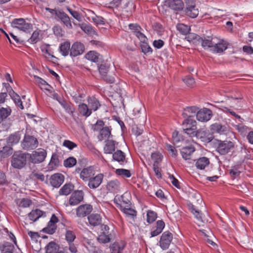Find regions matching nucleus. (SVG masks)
Returning a JSON list of instances; mask_svg holds the SVG:
<instances>
[{"label": "nucleus", "mask_w": 253, "mask_h": 253, "mask_svg": "<svg viewBox=\"0 0 253 253\" xmlns=\"http://www.w3.org/2000/svg\"><path fill=\"white\" fill-rule=\"evenodd\" d=\"M26 155L21 152L14 154L11 160V165L16 169L22 168L26 163Z\"/></svg>", "instance_id": "f257e3e1"}, {"label": "nucleus", "mask_w": 253, "mask_h": 253, "mask_svg": "<svg viewBox=\"0 0 253 253\" xmlns=\"http://www.w3.org/2000/svg\"><path fill=\"white\" fill-rule=\"evenodd\" d=\"M13 27L25 32H30L33 29L31 23H27L23 18L15 19L12 21Z\"/></svg>", "instance_id": "f03ea898"}, {"label": "nucleus", "mask_w": 253, "mask_h": 253, "mask_svg": "<svg viewBox=\"0 0 253 253\" xmlns=\"http://www.w3.org/2000/svg\"><path fill=\"white\" fill-rule=\"evenodd\" d=\"M46 151L42 148H39L33 151L30 155L31 162L39 164L42 162L46 157Z\"/></svg>", "instance_id": "7ed1b4c3"}, {"label": "nucleus", "mask_w": 253, "mask_h": 253, "mask_svg": "<svg viewBox=\"0 0 253 253\" xmlns=\"http://www.w3.org/2000/svg\"><path fill=\"white\" fill-rule=\"evenodd\" d=\"M22 147L24 149H33L38 145L36 138L29 135H25L21 143Z\"/></svg>", "instance_id": "20e7f679"}, {"label": "nucleus", "mask_w": 253, "mask_h": 253, "mask_svg": "<svg viewBox=\"0 0 253 253\" xmlns=\"http://www.w3.org/2000/svg\"><path fill=\"white\" fill-rule=\"evenodd\" d=\"M173 239L172 234L169 231L164 232L161 236L159 246L162 249H168Z\"/></svg>", "instance_id": "39448f33"}, {"label": "nucleus", "mask_w": 253, "mask_h": 253, "mask_svg": "<svg viewBox=\"0 0 253 253\" xmlns=\"http://www.w3.org/2000/svg\"><path fill=\"white\" fill-rule=\"evenodd\" d=\"M95 174V170L94 166H90L83 168L80 172V177L84 182H87Z\"/></svg>", "instance_id": "423d86ee"}, {"label": "nucleus", "mask_w": 253, "mask_h": 253, "mask_svg": "<svg viewBox=\"0 0 253 253\" xmlns=\"http://www.w3.org/2000/svg\"><path fill=\"white\" fill-rule=\"evenodd\" d=\"M84 193L82 190H76L71 195L69 204L71 206L78 205L84 200Z\"/></svg>", "instance_id": "0eeeda50"}, {"label": "nucleus", "mask_w": 253, "mask_h": 253, "mask_svg": "<svg viewBox=\"0 0 253 253\" xmlns=\"http://www.w3.org/2000/svg\"><path fill=\"white\" fill-rule=\"evenodd\" d=\"M92 210V206L90 204L81 205L76 209V216L79 218L84 217L89 214Z\"/></svg>", "instance_id": "6e6552de"}, {"label": "nucleus", "mask_w": 253, "mask_h": 253, "mask_svg": "<svg viewBox=\"0 0 253 253\" xmlns=\"http://www.w3.org/2000/svg\"><path fill=\"white\" fill-rule=\"evenodd\" d=\"M233 147V143L231 141H218L216 151L221 155H225L228 153Z\"/></svg>", "instance_id": "1a4fd4ad"}, {"label": "nucleus", "mask_w": 253, "mask_h": 253, "mask_svg": "<svg viewBox=\"0 0 253 253\" xmlns=\"http://www.w3.org/2000/svg\"><path fill=\"white\" fill-rule=\"evenodd\" d=\"M212 116V111L208 108H204L198 111L196 114V118L201 122H207L211 120Z\"/></svg>", "instance_id": "9d476101"}, {"label": "nucleus", "mask_w": 253, "mask_h": 253, "mask_svg": "<svg viewBox=\"0 0 253 253\" xmlns=\"http://www.w3.org/2000/svg\"><path fill=\"white\" fill-rule=\"evenodd\" d=\"M104 174L103 173H98L95 176L91 177L88 182L87 186L90 189H95L98 188L102 183L104 178Z\"/></svg>", "instance_id": "9b49d317"}, {"label": "nucleus", "mask_w": 253, "mask_h": 253, "mask_svg": "<svg viewBox=\"0 0 253 253\" xmlns=\"http://www.w3.org/2000/svg\"><path fill=\"white\" fill-rule=\"evenodd\" d=\"M165 4L175 11H181L184 8V3L182 0H166Z\"/></svg>", "instance_id": "f8f14e48"}, {"label": "nucleus", "mask_w": 253, "mask_h": 253, "mask_svg": "<svg viewBox=\"0 0 253 253\" xmlns=\"http://www.w3.org/2000/svg\"><path fill=\"white\" fill-rule=\"evenodd\" d=\"M109 70V66L106 64H101L98 67V70L101 77L109 83H113L115 82V78L107 75Z\"/></svg>", "instance_id": "ddd939ff"}, {"label": "nucleus", "mask_w": 253, "mask_h": 253, "mask_svg": "<svg viewBox=\"0 0 253 253\" xmlns=\"http://www.w3.org/2000/svg\"><path fill=\"white\" fill-rule=\"evenodd\" d=\"M84 50V46L80 42L74 43L70 49V55L71 56L76 57L82 54Z\"/></svg>", "instance_id": "4468645a"}, {"label": "nucleus", "mask_w": 253, "mask_h": 253, "mask_svg": "<svg viewBox=\"0 0 253 253\" xmlns=\"http://www.w3.org/2000/svg\"><path fill=\"white\" fill-rule=\"evenodd\" d=\"M196 137L206 143L211 142L213 139L212 135L209 131L203 129H199L196 131Z\"/></svg>", "instance_id": "2eb2a0df"}, {"label": "nucleus", "mask_w": 253, "mask_h": 253, "mask_svg": "<svg viewBox=\"0 0 253 253\" xmlns=\"http://www.w3.org/2000/svg\"><path fill=\"white\" fill-rule=\"evenodd\" d=\"M64 180V175L61 173H57L50 176L49 182L53 187L58 188L63 183Z\"/></svg>", "instance_id": "dca6fc26"}, {"label": "nucleus", "mask_w": 253, "mask_h": 253, "mask_svg": "<svg viewBox=\"0 0 253 253\" xmlns=\"http://www.w3.org/2000/svg\"><path fill=\"white\" fill-rule=\"evenodd\" d=\"M113 161L117 162L120 165H124L127 161L126 154L120 150H117L112 154Z\"/></svg>", "instance_id": "f3484780"}, {"label": "nucleus", "mask_w": 253, "mask_h": 253, "mask_svg": "<svg viewBox=\"0 0 253 253\" xmlns=\"http://www.w3.org/2000/svg\"><path fill=\"white\" fill-rule=\"evenodd\" d=\"M165 226V223L162 220H159L156 222V224L153 227L150 233V237L158 236L162 233Z\"/></svg>", "instance_id": "a211bd4d"}, {"label": "nucleus", "mask_w": 253, "mask_h": 253, "mask_svg": "<svg viewBox=\"0 0 253 253\" xmlns=\"http://www.w3.org/2000/svg\"><path fill=\"white\" fill-rule=\"evenodd\" d=\"M227 48V43L224 40H220L218 42L213 44L211 50L214 53H220Z\"/></svg>", "instance_id": "6ab92c4d"}, {"label": "nucleus", "mask_w": 253, "mask_h": 253, "mask_svg": "<svg viewBox=\"0 0 253 253\" xmlns=\"http://www.w3.org/2000/svg\"><path fill=\"white\" fill-rule=\"evenodd\" d=\"M90 226L95 227L99 225L102 222V217L99 214L92 213L87 217Z\"/></svg>", "instance_id": "aec40b11"}, {"label": "nucleus", "mask_w": 253, "mask_h": 253, "mask_svg": "<svg viewBox=\"0 0 253 253\" xmlns=\"http://www.w3.org/2000/svg\"><path fill=\"white\" fill-rule=\"evenodd\" d=\"M210 130L212 133L224 134L226 132V127L219 123H214L210 126Z\"/></svg>", "instance_id": "412c9836"}, {"label": "nucleus", "mask_w": 253, "mask_h": 253, "mask_svg": "<svg viewBox=\"0 0 253 253\" xmlns=\"http://www.w3.org/2000/svg\"><path fill=\"white\" fill-rule=\"evenodd\" d=\"M185 13L187 16L195 18L199 14V9L194 4H188L185 9Z\"/></svg>", "instance_id": "4be33fe9"}, {"label": "nucleus", "mask_w": 253, "mask_h": 253, "mask_svg": "<svg viewBox=\"0 0 253 253\" xmlns=\"http://www.w3.org/2000/svg\"><path fill=\"white\" fill-rule=\"evenodd\" d=\"M60 166V162L59 160L58 155L54 153L52 155L49 163L48 164L47 168L49 170H53Z\"/></svg>", "instance_id": "5701e85b"}, {"label": "nucleus", "mask_w": 253, "mask_h": 253, "mask_svg": "<svg viewBox=\"0 0 253 253\" xmlns=\"http://www.w3.org/2000/svg\"><path fill=\"white\" fill-rule=\"evenodd\" d=\"M106 188L111 192L117 193L120 190V182L117 179L110 180L107 183Z\"/></svg>", "instance_id": "b1692460"}, {"label": "nucleus", "mask_w": 253, "mask_h": 253, "mask_svg": "<svg viewBox=\"0 0 253 253\" xmlns=\"http://www.w3.org/2000/svg\"><path fill=\"white\" fill-rule=\"evenodd\" d=\"M195 148L192 146L185 147L181 149L180 153L182 158L185 160H190L191 156L195 151Z\"/></svg>", "instance_id": "393cba45"}, {"label": "nucleus", "mask_w": 253, "mask_h": 253, "mask_svg": "<svg viewBox=\"0 0 253 253\" xmlns=\"http://www.w3.org/2000/svg\"><path fill=\"white\" fill-rule=\"evenodd\" d=\"M88 106L89 109L91 110V112L92 111H96L100 107L99 101L95 97H89L87 98Z\"/></svg>", "instance_id": "a878e982"}, {"label": "nucleus", "mask_w": 253, "mask_h": 253, "mask_svg": "<svg viewBox=\"0 0 253 253\" xmlns=\"http://www.w3.org/2000/svg\"><path fill=\"white\" fill-rule=\"evenodd\" d=\"M43 216H45V213L39 209L32 211L28 214L30 220L34 222L36 221L40 217Z\"/></svg>", "instance_id": "bb28decb"}, {"label": "nucleus", "mask_w": 253, "mask_h": 253, "mask_svg": "<svg viewBox=\"0 0 253 253\" xmlns=\"http://www.w3.org/2000/svg\"><path fill=\"white\" fill-rule=\"evenodd\" d=\"M57 16L61 19L68 28H72V25L71 23L70 18L66 13L63 11H59L57 13Z\"/></svg>", "instance_id": "cd10ccee"}, {"label": "nucleus", "mask_w": 253, "mask_h": 253, "mask_svg": "<svg viewBox=\"0 0 253 253\" xmlns=\"http://www.w3.org/2000/svg\"><path fill=\"white\" fill-rule=\"evenodd\" d=\"M210 161L208 158L205 157H201L197 160L195 166L197 169L202 170L209 166Z\"/></svg>", "instance_id": "c85d7f7f"}, {"label": "nucleus", "mask_w": 253, "mask_h": 253, "mask_svg": "<svg viewBox=\"0 0 253 253\" xmlns=\"http://www.w3.org/2000/svg\"><path fill=\"white\" fill-rule=\"evenodd\" d=\"M198 112V108L194 106L188 107L185 108L182 115L184 117L187 118H192Z\"/></svg>", "instance_id": "c756f323"}, {"label": "nucleus", "mask_w": 253, "mask_h": 253, "mask_svg": "<svg viewBox=\"0 0 253 253\" xmlns=\"http://www.w3.org/2000/svg\"><path fill=\"white\" fill-rule=\"evenodd\" d=\"M21 138L19 132H15L10 135L7 139V143L9 145H13L17 144Z\"/></svg>", "instance_id": "7c9ffc66"}, {"label": "nucleus", "mask_w": 253, "mask_h": 253, "mask_svg": "<svg viewBox=\"0 0 253 253\" xmlns=\"http://www.w3.org/2000/svg\"><path fill=\"white\" fill-rule=\"evenodd\" d=\"M78 109L80 113L85 117H89L92 113L89 107L85 103H81L79 105Z\"/></svg>", "instance_id": "2f4dec72"}, {"label": "nucleus", "mask_w": 253, "mask_h": 253, "mask_svg": "<svg viewBox=\"0 0 253 253\" xmlns=\"http://www.w3.org/2000/svg\"><path fill=\"white\" fill-rule=\"evenodd\" d=\"M111 135V130L108 127H103L98 136L99 141L108 139Z\"/></svg>", "instance_id": "473e14b6"}, {"label": "nucleus", "mask_w": 253, "mask_h": 253, "mask_svg": "<svg viewBox=\"0 0 253 253\" xmlns=\"http://www.w3.org/2000/svg\"><path fill=\"white\" fill-rule=\"evenodd\" d=\"M70 43L69 42L66 41L60 44L59 51L63 56H67L69 51H70Z\"/></svg>", "instance_id": "72a5a7b5"}, {"label": "nucleus", "mask_w": 253, "mask_h": 253, "mask_svg": "<svg viewBox=\"0 0 253 253\" xmlns=\"http://www.w3.org/2000/svg\"><path fill=\"white\" fill-rule=\"evenodd\" d=\"M115 150V142L113 140H108L104 147L105 154H113Z\"/></svg>", "instance_id": "f704fd0d"}, {"label": "nucleus", "mask_w": 253, "mask_h": 253, "mask_svg": "<svg viewBox=\"0 0 253 253\" xmlns=\"http://www.w3.org/2000/svg\"><path fill=\"white\" fill-rule=\"evenodd\" d=\"M125 245L123 243L116 242L110 248L112 253H124Z\"/></svg>", "instance_id": "c9c22d12"}, {"label": "nucleus", "mask_w": 253, "mask_h": 253, "mask_svg": "<svg viewBox=\"0 0 253 253\" xmlns=\"http://www.w3.org/2000/svg\"><path fill=\"white\" fill-rule=\"evenodd\" d=\"M121 210L127 217L130 219L133 220L136 216V211L131 208H124L122 206H121Z\"/></svg>", "instance_id": "e433bc0d"}, {"label": "nucleus", "mask_w": 253, "mask_h": 253, "mask_svg": "<svg viewBox=\"0 0 253 253\" xmlns=\"http://www.w3.org/2000/svg\"><path fill=\"white\" fill-rule=\"evenodd\" d=\"M10 96L17 107L22 110L24 109L22 102L18 94L15 93L14 91H12V92L10 93Z\"/></svg>", "instance_id": "4c0bfd02"}, {"label": "nucleus", "mask_w": 253, "mask_h": 253, "mask_svg": "<svg viewBox=\"0 0 253 253\" xmlns=\"http://www.w3.org/2000/svg\"><path fill=\"white\" fill-rule=\"evenodd\" d=\"M115 173L121 176L123 178H129L131 176V173L129 170L124 169H117L115 170Z\"/></svg>", "instance_id": "58836bf2"}, {"label": "nucleus", "mask_w": 253, "mask_h": 253, "mask_svg": "<svg viewBox=\"0 0 253 253\" xmlns=\"http://www.w3.org/2000/svg\"><path fill=\"white\" fill-rule=\"evenodd\" d=\"M191 124H192V128H185L184 130L183 131L184 133H186L187 135H188L190 137H193L196 136V130L197 129V122L196 121H191Z\"/></svg>", "instance_id": "ea45409f"}, {"label": "nucleus", "mask_w": 253, "mask_h": 253, "mask_svg": "<svg viewBox=\"0 0 253 253\" xmlns=\"http://www.w3.org/2000/svg\"><path fill=\"white\" fill-rule=\"evenodd\" d=\"M59 246L54 242H50L46 247V253H58Z\"/></svg>", "instance_id": "a19ab883"}, {"label": "nucleus", "mask_w": 253, "mask_h": 253, "mask_svg": "<svg viewBox=\"0 0 253 253\" xmlns=\"http://www.w3.org/2000/svg\"><path fill=\"white\" fill-rule=\"evenodd\" d=\"M176 29L183 35L189 34L191 30L190 26L182 23L178 24L176 25Z\"/></svg>", "instance_id": "79ce46f5"}, {"label": "nucleus", "mask_w": 253, "mask_h": 253, "mask_svg": "<svg viewBox=\"0 0 253 253\" xmlns=\"http://www.w3.org/2000/svg\"><path fill=\"white\" fill-rule=\"evenodd\" d=\"M65 240L68 244L73 243L76 236L75 233L72 230L66 229L65 234Z\"/></svg>", "instance_id": "37998d69"}, {"label": "nucleus", "mask_w": 253, "mask_h": 253, "mask_svg": "<svg viewBox=\"0 0 253 253\" xmlns=\"http://www.w3.org/2000/svg\"><path fill=\"white\" fill-rule=\"evenodd\" d=\"M59 103L63 107L65 111L70 115H73L74 112V109L72 108L65 100L63 99H60Z\"/></svg>", "instance_id": "c03bdc74"}, {"label": "nucleus", "mask_w": 253, "mask_h": 253, "mask_svg": "<svg viewBox=\"0 0 253 253\" xmlns=\"http://www.w3.org/2000/svg\"><path fill=\"white\" fill-rule=\"evenodd\" d=\"M73 185L71 184H65L59 190V193L60 195H68L73 189Z\"/></svg>", "instance_id": "a18cd8bd"}, {"label": "nucleus", "mask_w": 253, "mask_h": 253, "mask_svg": "<svg viewBox=\"0 0 253 253\" xmlns=\"http://www.w3.org/2000/svg\"><path fill=\"white\" fill-rule=\"evenodd\" d=\"M12 111L9 107L0 108V115L3 121H5L11 114Z\"/></svg>", "instance_id": "49530a36"}, {"label": "nucleus", "mask_w": 253, "mask_h": 253, "mask_svg": "<svg viewBox=\"0 0 253 253\" xmlns=\"http://www.w3.org/2000/svg\"><path fill=\"white\" fill-rule=\"evenodd\" d=\"M16 204L20 207L27 208L29 207L31 204V200L27 198L18 199L16 200Z\"/></svg>", "instance_id": "de8ad7c7"}, {"label": "nucleus", "mask_w": 253, "mask_h": 253, "mask_svg": "<svg viewBox=\"0 0 253 253\" xmlns=\"http://www.w3.org/2000/svg\"><path fill=\"white\" fill-rule=\"evenodd\" d=\"M97 240L100 243L105 244L109 243L111 240V234H106L105 232H102L98 236Z\"/></svg>", "instance_id": "09e8293b"}, {"label": "nucleus", "mask_w": 253, "mask_h": 253, "mask_svg": "<svg viewBox=\"0 0 253 253\" xmlns=\"http://www.w3.org/2000/svg\"><path fill=\"white\" fill-rule=\"evenodd\" d=\"M85 58L95 63L98 61V54L94 51H90L86 53L85 54Z\"/></svg>", "instance_id": "8fccbe9b"}, {"label": "nucleus", "mask_w": 253, "mask_h": 253, "mask_svg": "<svg viewBox=\"0 0 253 253\" xmlns=\"http://www.w3.org/2000/svg\"><path fill=\"white\" fill-rule=\"evenodd\" d=\"M56 228L57 226L56 224L53 223L50 224V222H48L47 226L42 229V231L49 234H53L55 233Z\"/></svg>", "instance_id": "3c124183"}, {"label": "nucleus", "mask_w": 253, "mask_h": 253, "mask_svg": "<svg viewBox=\"0 0 253 253\" xmlns=\"http://www.w3.org/2000/svg\"><path fill=\"white\" fill-rule=\"evenodd\" d=\"M77 164L76 159L73 157H70L64 161V166L66 168H72Z\"/></svg>", "instance_id": "603ef678"}, {"label": "nucleus", "mask_w": 253, "mask_h": 253, "mask_svg": "<svg viewBox=\"0 0 253 253\" xmlns=\"http://www.w3.org/2000/svg\"><path fill=\"white\" fill-rule=\"evenodd\" d=\"M157 218V213L152 211H148L147 212V222L149 223H152L156 220Z\"/></svg>", "instance_id": "864d4df0"}, {"label": "nucleus", "mask_w": 253, "mask_h": 253, "mask_svg": "<svg viewBox=\"0 0 253 253\" xmlns=\"http://www.w3.org/2000/svg\"><path fill=\"white\" fill-rule=\"evenodd\" d=\"M151 159L154 161V164L158 165L162 161L163 156L160 153L156 152L151 154Z\"/></svg>", "instance_id": "5fc2aeb1"}, {"label": "nucleus", "mask_w": 253, "mask_h": 253, "mask_svg": "<svg viewBox=\"0 0 253 253\" xmlns=\"http://www.w3.org/2000/svg\"><path fill=\"white\" fill-rule=\"evenodd\" d=\"M63 146L68 148L70 150H72L77 147V144L69 140H65L62 144Z\"/></svg>", "instance_id": "6e6d98bb"}, {"label": "nucleus", "mask_w": 253, "mask_h": 253, "mask_svg": "<svg viewBox=\"0 0 253 253\" xmlns=\"http://www.w3.org/2000/svg\"><path fill=\"white\" fill-rule=\"evenodd\" d=\"M54 34L57 37H61L63 36L64 31L59 25H55L53 27Z\"/></svg>", "instance_id": "4d7b16f0"}, {"label": "nucleus", "mask_w": 253, "mask_h": 253, "mask_svg": "<svg viewBox=\"0 0 253 253\" xmlns=\"http://www.w3.org/2000/svg\"><path fill=\"white\" fill-rule=\"evenodd\" d=\"M141 47L142 52L145 53H151L152 52V49L150 45L148 44L147 42H144L141 44Z\"/></svg>", "instance_id": "13d9d810"}, {"label": "nucleus", "mask_w": 253, "mask_h": 253, "mask_svg": "<svg viewBox=\"0 0 253 253\" xmlns=\"http://www.w3.org/2000/svg\"><path fill=\"white\" fill-rule=\"evenodd\" d=\"M183 81L189 87H193L195 83L194 79L190 76L185 77Z\"/></svg>", "instance_id": "bf43d9fd"}, {"label": "nucleus", "mask_w": 253, "mask_h": 253, "mask_svg": "<svg viewBox=\"0 0 253 253\" xmlns=\"http://www.w3.org/2000/svg\"><path fill=\"white\" fill-rule=\"evenodd\" d=\"M128 27L135 35L137 34V32L139 33L143 30L142 28L137 24H130L128 25Z\"/></svg>", "instance_id": "052dcab7"}, {"label": "nucleus", "mask_w": 253, "mask_h": 253, "mask_svg": "<svg viewBox=\"0 0 253 253\" xmlns=\"http://www.w3.org/2000/svg\"><path fill=\"white\" fill-rule=\"evenodd\" d=\"M39 40V31H35L33 33L31 38L29 39L28 41L32 43H35L37 42H38Z\"/></svg>", "instance_id": "680f3d73"}, {"label": "nucleus", "mask_w": 253, "mask_h": 253, "mask_svg": "<svg viewBox=\"0 0 253 253\" xmlns=\"http://www.w3.org/2000/svg\"><path fill=\"white\" fill-rule=\"evenodd\" d=\"M213 43L211 40L210 39H204L202 40V45L204 48H212Z\"/></svg>", "instance_id": "e2e57ef3"}, {"label": "nucleus", "mask_w": 253, "mask_h": 253, "mask_svg": "<svg viewBox=\"0 0 253 253\" xmlns=\"http://www.w3.org/2000/svg\"><path fill=\"white\" fill-rule=\"evenodd\" d=\"M191 121H195L193 118H187L182 123L183 130H184L185 128H192V124H191Z\"/></svg>", "instance_id": "0e129e2a"}, {"label": "nucleus", "mask_w": 253, "mask_h": 253, "mask_svg": "<svg viewBox=\"0 0 253 253\" xmlns=\"http://www.w3.org/2000/svg\"><path fill=\"white\" fill-rule=\"evenodd\" d=\"M240 173V170L235 167H232L231 169H230V173L233 178L238 176Z\"/></svg>", "instance_id": "69168bd1"}, {"label": "nucleus", "mask_w": 253, "mask_h": 253, "mask_svg": "<svg viewBox=\"0 0 253 253\" xmlns=\"http://www.w3.org/2000/svg\"><path fill=\"white\" fill-rule=\"evenodd\" d=\"M82 29L86 33L91 34L94 32L93 28L88 25H84L81 27Z\"/></svg>", "instance_id": "338daca9"}, {"label": "nucleus", "mask_w": 253, "mask_h": 253, "mask_svg": "<svg viewBox=\"0 0 253 253\" xmlns=\"http://www.w3.org/2000/svg\"><path fill=\"white\" fill-rule=\"evenodd\" d=\"M135 36L139 40L141 43L148 41L147 37L142 32V31H140L139 33L137 32V34L135 35Z\"/></svg>", "instance_id": "774afa93"}]
</instances>
